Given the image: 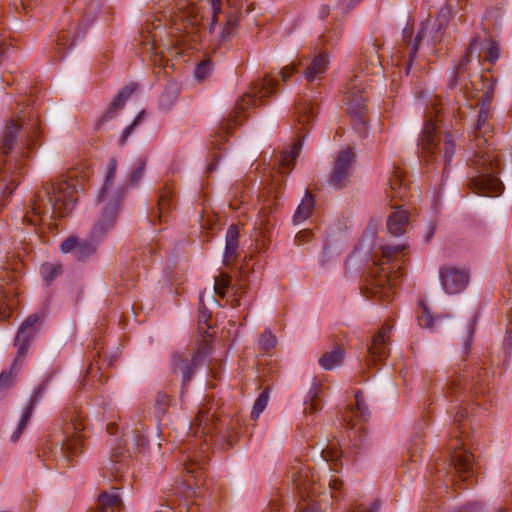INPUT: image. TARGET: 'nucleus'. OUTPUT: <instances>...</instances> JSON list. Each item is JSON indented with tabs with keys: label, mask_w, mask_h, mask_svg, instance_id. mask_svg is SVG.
I'll use <instances>...</instances> for the list:
<instances>
[{
	"label": "nucleus",
	"mask_w": 512,
	"mask_h": 512,
	"mask_svg": "<svg viewBox=\"0 0 512 512\" xmlns=\"http://www.w3.org/2000/svg\"><path fill=\"white\" fill-rule=\"evenodd\" d=\"M490 100L491 95L485 91L478 103L481 108L470 147L473 150L472 167L476 173L471 180V185L476 194L495 197L502 193L503 184L497 177L501 171L500 155L491 147L490 142L493 138V131L489 124Z\"/></svg>",
	"instance_id": "obj_1"
},
{
	"label": "nucleus",
	"mask_w": 512,
	"mask_h": 512,
	"mask_svg": "<svg viewBox=\"0 0 512 512\" xmlns=\"http://www.w3.org/2000/svg\"><path fill=\"white\" fill-rule=\"evenodd\" d=\"M116 170L117 161L110 159L103 186L98 194L99 203L102 205V212L99 220L91 230L93 241L80 240L74 236L66 238V254L69 255L70 261L85 262L92 257L97 250V242L114 225L120 199L119 189H114L112 185Z\"/></svg>",
	"instance_id": "obj_2"
},
{
	"label": "nucleus",
	"mask_w": 512,
	"mask_h": 512,
	"mask_svg": "<svg viewBox=\"0 0 512 512\" xmlns=\"http://www.w3.org/2000/svg\"><path fill=\"white\" fill-rule=\"evenodd\" d=\"M213 414L206 406H201L195 417L191 429L195 430V435L190 436L188 440L181 443L180 463L186 474L190 475L198 484L204 478L203 465L208 460L209 445L207 436L213 430Z\"/></svg>",
	"instance_id": "obj_3"
},
{
	"label": "nucleus",
	"mask_w": 512,
	"mask_h": 512,
	"mask_svg": "<svg viewBox=\"0 0 512 512\" xmlns=\"http://www.w3.org/2000/svg\"><path fill=\"white\" fill-rule=\"evenodd\" d=\"M408 248L407 244L385 245L381 247V263L374 267L367 280L363 293L367 298L389 303L394 294L397 282L402 276L400 254Z\"/></svg>",
	"instance_id": "obj_4"
},
{
	"label": "nucleus",
	"mask_w": 512,
	"mask_h": 512,
	"mask_svg": "<svg viewBox=\"0 0 512 512\" xmlns=\"http://www.w3.org/2000/svg\"><path fill=\"white\" fill-rule=\"evenodd\" d=\"M290 473L295 486L299 490L307 492V495L312 498H322L317 504L312 503L302 507L299 512H322L319 507L321 502H325L326 506L332 504V501H327V491H329L331 500L337 501L344 496V483L335 474L330 473L320 478L312 469L301 463L293 466Z\"/></svg>",
	"instance_id": "obj_5"
},
{
	"label": "nucleus",
	"mask_w": 512,
	"mask_h": 512,
	"mask_svg": "<svg viewBox=\"0 0 512 512\" xmlns=\"http://www.w3.org/2000/svg\"><path fill=\"white\" fill-rule=\"evenodd\" d=\"M64 215V194L60 184L50 183L31 199V210L22 218L23 223L36 226L44 222L46 217L49 221L47 226L50 232H59V225Z\"/></svg>",
	"instance_id": "obj_6"
},
{
	"label": "nucleus",
	"mask_w": 512,
	"mask_h": 512,
	"mask_svg": "<svg viewBox=\"0 0 512 512\" xmlns=\"http://www.w3.org/2000/svg\"><path fill=\"white\" fill-rule=\"evenodd\" d=\"M450 18V10L447 7H443L437 14L436 19L431 22L427 20L422 23L416 37L413 39V27L410 25H406L403 29L402 38L404 43L407 44L409 52H408V60L405 63L406 73H409V70L412 67V63L414 58L416 57L417 51L420 47L421 43L433 48L437 44L441 43L445 36V30L449 23Z\"/></svg>",
	"instance_id": "obj_7"
},
{
	"label": "nucleus",
	"mask_w": 512,
	"mask_h": 512,
	"mask_svg": "<svg viewBox=\"0 0 512 512\" xmlns=\"http://www.w3.org/2000/svg\"><path fill=\"white\" fill-rule=\"evenodd\" d=\"M365 77L366 75H353L349 78L344 91V102L348 113L352 118L354 129L361 137L367 134L368 92Z\"/></svg>",
	"instance_id": "obj_8"
},
{
	"label": "nucleus",
	"mask_w": 512,
	"mask_h": 512,
	"mask_svg": "<svg viewBox=\"0 0 512 512\" xmlns=\"http://www.w3.org/2000/svg\"><path fill=\"white\" fill-rule=\"evenodd\" d=\"M170 28L175 33L194 37L203 21L199 0H178L170 12ZM182 35H179V38Z\"/></svg>",
	"instance_id": "obj_9"
},
{
	"label": "nucleus",
	"mask_w": 512,
	"mask_h": 512,
	"mask_svg": "<svg viewBox=\"0 0 512 512\" xmlns=\"http://www.w3.org/2000/svg\"><path fill=\"white\" fill-rule=\"evenodd\" d=\"M210 6L212 10L210 32H214L216 24H221L223 27L219 32L220 43L231 40L238 27L242 5L236 0H226V4L222 0H210Z\"/></svg>",
	"instance_id": "obj_10"
},
{
	"label": "nucleus",
	"mask_w": 512,
	"mask_h": 512,
	"mask_svg": "<svg viewBox=\"0 0 512 512\" xmlns=\"http://www.w3.org/2000/svg\"><path fill=\"white\" fill-rule=\"evenodd\" d=\"M432 110L433 111L430 112V115H432V113H435V116L439 114L437 104H432ZM440 141H442L443 144V159L445 165H447L451 161L455 152L454 140L452 135L448 133L444 135L443 139L438 138L436 135V126L432 120V116H430V119L425 123L422 137L419 143L422 156L426 161H429V159L435 154Z\"/></svg>",
	"instance_id": "obj_11"
},
{
	"label": "nucleus",
	"mask_w": 512,
	"mask_h": 512,
	"mask_svg": "<svg viewBox=\"0 0 512 512\" xmlns=\"http://www.w3.org/2000/svg\"><path fill=\"white\" fill-rule=\"evenodd\" d=\"M208 354L206 346L198 349L193 354L188 352H177L172 355L170 365L174 374H181L183 385L187 384L192 377L194 368L204 359Z\"/></svg>",
	"instance_id": "obj_12"
},
{
	"label": "nucleus",
	"mask_w": 512,
	"mask_h": 512,
	"mask_svg": "<svg viewBox=\"0 0 512 512\" xmlns=\"http://www.w3.org/2000/svg\"><path fill=\"white\" fill-rule=\"evenodd\" d=\"M41 318L38 314L29 315L19 327L15 337V347L17 348L14 364H18L27 354L30 342L35 338L40 330Z\"/></svg>",
	"instance_id": "obj_13"
},
{
	"label": "nucleus",
	"mask_w": 512,
	"mask_h": 512,
	"mask_svg": "<svg viewBox=\"0 0 512 512\" xmlns=\"http://www.w3.org/2000/svg\"><path fill=\"white\" fill-rule=\"evenodd\" d=\"M278 81L273 78H264L259 80L250 92L243 94L237 101L235 106V114L244 112L246 109L255 105L258 100L274 93Z\"/></svg>",
	"instance_id": "obj_14"
},
{
	"label": "nucleus",
	"mask_w": 512,
	"mask_h": 512,
	"mask_svg": "<svg viewBox=\"0 0 512 512\" xmlns=\"http://www.w3.org/2000/svg\"><path fill=\"white\" fill-rule=\"evenodd\" d=\"M353 161L354 154L350 149H344L338 153L329 179L331 186L343 188L347 185L352 172Z\"/></svg>",
	"instance_id": "obj_15"
},
{
	"label": "nucleus",
	"mask_w": 512,
	"mask_h": 512,
	"mask_svg": "<svg viewBox=\"0 0 512 512\" xmlns=\"http://www.w3.org/2000/svg\"><path fill=\"white\" fill-rule=\"evenodd\" d=\"M83 424L77 419H72L71 426H66V465L75 466L77 461L75 457H79L84 450L83 443Z\"/></svg>",
	"instance_id": "obj_16"
},
{
	"label": "nucleus",
	"mask_w": 512,
	"mask_h": 512,
	"mask_svg": "<svg viewBox=\"0 0 512 512\" xmlns=\"http://www.w3.org/2000/svg\"><path fill=\"white\" fill-rule=\"evenodd\" d=\"M89 173L86 171H78L71 169L66 171V215L68 210H72L76 205L79 196L85 190Z\"/></svg>",
	"instance_id": "obj_17"
},
{
	"label": "nucleus",
	"mask_w": 512,
	"mask_h": 512,
	"mask_svg": "<svg viewBox=\"0 0 512 512\" xmlns=\"http://www.w3.org/2000/svg\"><path fill=\"white\" fill-rule=\"evenodd\" d=\"M439 275L443 289L450 295L462 292L469 283L468 272L452 266L442 267Z\"/></svg>",
	"instance_id": "obj_18"
},
{
	"label": "nucleus",
	"mask_w": 512,
	"mask_h": 512,
	"mask_svg": "<svg viewBox=\"0 0 512 512\" xmlns=\"http://www.w3.org/2000/svg\"><path fill=\"white\" fill-rule=\"evenodd\" d=\"M294 114L296 129L299 132L308 131L317 115V107L309 95H302L296 100Z\"/></svg>",
	"instance_id": "obj_19"
},
{
	"label": "nucleus",
	"mask_w": 512,
	"mask_h": 512,
	"mask_svg": "<svg viewBox=\"0 0 512 512\" xmlns=\"http://www.w3.org/2000/svg\"><path fill=\"white\" fill-rule=\"evenodd\" d=\"M138 85L135 83H130L124 86L116 95L114 100L109 105L107 111L95 122V130L98 131L102 128V126L114 119L119 110H121L126 101L131 97V95L137 90Z\"/></svg>",
	"instance_id": "obj_20"
},
{
	"label": "nucleus",
	"mask_w": 512,
	"mask_h": 512,
	"mask_svg": "<svg viewBox=\"0 0 512 512\" xmlns=\"http://www.w3.org/2000/svg\"><path fill=\"white\" fill-rule=\"evenodd\" d=\"M298 65L304 68L303 74L308 83H313L321 80L325 74L329 65L328 55L320 53L311 60L301 59Z\"/></svg>",
	"instance_id": "obj_21"
},
{
	"label": "nucleus",
	"mask_w": 512,
	"mask_h": 512,
	"mask_svg": "<svg viewBox=\"0 0 512 512\" xmlns=\"http://www.w3.org/2000/svg\"><path fill=\"white\" fill-rule=\"evenodd\" d=\"M455 442V446L450 448V460L459 476L467 479L472 473L474 457L464 447L460 446L461 443L458 440H455Z\"/></svg>",
	"instance_id": "obj_22"
},
{
	"label": "nucleus",
	"mask_w": 512,
	"mask_h": 512,
	"mask_svg": "<svg viewBox=\"0 0 512 512\" xmlns=\"http://www.w3.org/2000/svg\"><path fill=\"white\" fill-rule=\"evenodd\" d=\"M391 327L383 326L379 332L373 337L371 345L368 347L369 359L368 364L377 363L386 359L389 355L387 341Z\"/></svg>",
	"instance_id": "obj_23"
},
{
	"label": "nucleus",
	"mask_w": 512,
	"mask_h": 512,
	"mask_svg": "<svg viewBox=\"0 0 512 512\" xmlns=\"http://www.w3.org/2000/svg\"><path fill=\"white\" fill-rule=\"evenodd\" d=\"M478 45H482V42H480L478 39H473L469 43V46L466 49L465 55H463V57L459 61L456 71L454 72V78L449 84L450 88L459 86L460 91L464 94L465 97L469 96L468 80H467L466 75L464 74L465 67L470 62V55L472 54L473 50L476 49V47Z\"/></svg>",
	"instance_id": "obj_24"
},
{
	"label": "nucleus",
	"mask_w": 512,
	"mask_h": 512,
	"mask_svg": "<svg viewBox=\"0 0 512 512\" xmlns=\"http://www.w3.org/2000/svg\"><path fill=\"white\" fill-rule=\"evenodd\" d=\"M409 191V181L405 172L400 168H395L388 179V188L385 190L386 196L391 199L404 200Z\"/></svg>",
	"instance_id": "obj_25"
},
{
	"label": "nucleus",
	"mask_w": 512,
	"mask_h": 512,
	"mask_svg": "<svg viewBox=\"0 0 512 512\" xmlns=\"http://www.w3.org/2000/svg\"><path fill=\"white\" fill-rule=\"evenodd\" d=\"M321 393H322V386L319 383H313L311 386L308 395L307 400L304 403V418L306 425L309 426L313 422L312 416L321 411L322 409V403H321Z\"/></svg>",
	"instance_id": "obj_26"
},
{
	"label": "nucleus",
	"mask_w": 512,
	"mask_h": 512,
	"mask_svg": "<svg viewBox=\"0 0 512 512\" xmlns=\"http://www.w3.org/2000/svg\"><path fill=\"white\" fill-rule=\"evenodd\" d=\"M409 214L401 208L395 210L387 219V229L392 236H400L409 228Z\"/></svg>",
	"instance_id": "obj_27"
},
{
	"label": "nucleus",
	"mask_w": 512,
	"mask_h": 512,
	"mask_svg": "<svg viewBox=\"0 0 512 512\" xmlns=\"http://www.w3.org/2000/svg\"><path fill=\"white\" fill-rule=\"evenodd\" d=\"M41 394H42V391L40 389L35 390L33 392L31 398L29 399L27 406L25 407L23 413L21 414V417H20V420H19L16 430L11 435V438H10L11 442L16 443L19 440L21 434L23 433V431L25 430L27 424L29 423V421L31 419L34 407L37 404V402L40 400Z\"/></svg>",
	"instance_id": "obj_28"
},
{
	"label": "nucleus",
	"mask_w": 512,
	"mask_h": 512,
	"mask_svg": "<svg viewBox=\"0 0 512 512\" xmlns=\"http://www.w3.org/2000/svg\"><path fill=\"white\" fill-rule=\"evenodd\" d=\"M121 499L116 492V488L111 491H104L98 496L97 505L91 512H120Z\"/></svg>",
	"instance_id": "obj_29"
},
{
	"label": "nucleus",
	"mask_w": 512,
	"mask_h": 512,
	"mask_svg": "<svg viewBox=\"0 0 512 512\" xmlns=\"http://www.w3.org/2000/svg\"><path fill=\"white\" fill-rule=\"evenodd\" d=\"M20 125L14 120H11L4 128L0 138V152L1 155H8L11 152L18 140V133Z\"/></svg>",
	"instance_id": "obj_30"
},
{
	"label": "nucleus",
	"mask_w": 512,
	"mask_h": 512,
	"mask_svg": "<svg viewBox=\"0 0 512 512\" xmlns=\"http://www.w3.org/2000/svg\"><path fill=\"white\" fill-rule=\"evenodd\" d=\"M239 230L236 226H230L226 233V248L224 253V263L229 265L237 256L239 247Z\"/></svg>",
	"instance_id": "obj_31"
},
{
	"label": "nucleus",
	"mask_w": 512,
	"mask_h": 512,
	"mask_svg": "<svg viewBox=\"0 0 512 512\" xmlns=\"http://www.w3.org/2000/svg\"><path fill=\"white\" fill-rule=\"evenodd\" d=\"M39 272L43 283L49 286L56 278L62 275L63 267L60 262H44L40 266Z\"/></svg>",
	"instance_id": "obj_32"
},
{
	"label": "nucleus",
	"mask_w": 512,
	"mask_h": 512,
	"mask_svg": "<svg viewBox=\"0 0 512 512\" xmlns=\"http://www.w3.org/2000/svg\"><path fill=\"white\" fill-rule=\"evenodd\" d=\"M18 364L12 363L9 369L0 373V399L6 396L9 390L14 386L18 374Z\"/></svg>",
	"instance_id": "obj_33"
},
{
	"label": "nucleus",
	"mask_w": 512,
	"mask_h": 512,
	"mask_svg": "<svg viewBox=\"0 0 512 512\" xmlns=\"http://www.w3.org/2000/svg\"><path fill=\"white\" fill-rule=\"evenodd\" d=\"M344 358V349L340 346L332 351L326 352L319 359V364L325 370H331L341 365Z\"/></svg>",
	"instance_id": "obj_34"
},
{
	"label": "nucleus",
	"mask_w": 512,
	"mask_h": 512,
	"mask_svg": "<svg viewBox=\"0 0 512 512\" xmlns=\"http://www.w3.org/2000/svg\"><path fill=\"white\" fill-rule=\"evenodd\" d=\"M314 198L312 194L307 190L304 198L302 199L301 203L299 204L293 220L295 223H300L308 219L314 209Z\"/></svg>",
	"instance_id": "obj_35"
},
{
	"label": "nucleus",
	"mask_w": 512,
	"mask_h": 512,
	"mask_svg": "<svg viewBox=\"0 0 512 512\" xmlns=\"http://www.w3.org/2000/svg\"><path fill=\"white\" fill-rule=\"evenodd\" d=\"M0 182H3L4 185L2 187L3 196H9L13 193L18 185V181L14 178L13 173L5 167V165L0 164Z\"/></svg>",
	"instance_id": "obj_36"
},
{
	"label": "nucleus",
	"mask_w": 512,
	"mask_h": 512,
	"mask_svg": "<svg viewBox=\"0 0 512 512\" xmlns=\"http://www.w3.org/2000/svg\"><path fill=\"white\" fill-rule=\"evenodd\" d=\"M369 442L366 435L361 434L360 431L355 430L350 435V451L355 455L360 454L363 451L368 450Z\"/></svg>",
	"instance_id": "obj_37"
},
{
	"label": "nucleus",
	"mask_w": 512,
	"mask_h": 512,
	"mask_svg": "<svg viewBox=\"0 0 512 512\" xmlns=\"http://www.w3.org/2000/svg\"><path fill=\"white\" fill-rule=\"evenodd\" d=\"M302 147V140L299 139L297 142L293 144L292 149L289 152H284L281 158V165L287 168V172H289L293 168V162L296 157L299 155V152Z\"/></svg>",
	"instance_id": "obj_38"
},
{
	"label": "nucleus",
	"mask_w": 512,
	"mask_h": 512,
	"mask_svg": "<svg viewBox=\"0 0 512 512\" xmlns=\"http://www.w3.org/2000/svg\"><path fill=\"white\" fill-rule=\"evenodd\" d=\"M420 307L421 311L417 317L419 326L426 329H433L437 319L432 315L429 308L423 302L420 303Z\"/></svg>",
	"instance_id": "obj_39"
},
{
	"label": "nucleus",
	"mask_w": 512,
	"mask_h": 512,
	"mask_svg": "<svg viewBox=\"0 0 512 512\" xmlns=\"http://www.w3.org/2000/svg\"><path fill=\"white\" fill-rule=\"evenodd\" d=\"M269 401V389H265L256 399L252 412L251 417L252 419L256 420L260 416V414L265 410L267 407Z\"/></svg>",
	"instance_id": "obj_40"
},
{
	"label": "nucleus",
	"mask_w": 512,
	"mask_h": 512,
	"mask_svg": "<svg viewBox=\"0 0 512 512\" xmlns=\"http://www.w3.org/2000/svg\"><path fill=\"white\" fill-rule=\"evenodd\" d=\"M172 191L169 189H164L158 199V217L161 220L164 213L168 211L172 204Z\"/></svg>",
	"instance_id": "obj_41"
},
{
	"label": "nucleus",
	"mask_w": 512,
	"mask_h": 512,
	"mask_svg": "<svg viewBox=\"0 0 512 512\" xmlns=\"http://www.w3.org/2000/svg\"><path fill=\"white\" fill-rule=\"evenodd\" d=\"M423 443H424V441H423V437L421 434H416L411 439L409 447H408V453H409L410 460L412 462H416L417 458L420 457Z\"/></svg>",
	"instance_id": "obj_42"
},
{
	"label": "nucleus",
	"mask_w": 512,
	"mask_h": 512,
	"mask_svg": "<svg viewBox=\"0 0 512 512\" xmlns=\"http://www.w3.org/2000/svg\"><path fill=\"white\" fill-rule=\"evenodd\" d=\"M231 285V277L228 274L221 273L216 279L214 283V291L220 297L226 296V289H228Z\"/></svg>",
	"instance_id": "obj_43"
},
{
	"label": "nucleus",
	"mask_w": 512,
	"mask_h": 512,
	"mask_svg": "<svg viewBox=\"0 0 512 512\" xmlns=\"http://www.w3.org/2000/svg\"><path fill=\"white\" fill-rule=\"evenodd\" d=\"M355 399H356L355 407L352 408L350 412H351V414H353V416H355L357 418L365 419L368 414V410H367V406L365 404L363 395L360 391H358L355 394Z\"/></svg>",
	"instance_id": "obj_44"
},
{
	"label": "nucleus",
	"mask_w": 512,
	"mask_h": 512,
	"mask_svg": "<svg viewBox=\"0 0 512 512\" xmlns=\"http://www.w3.org/2000/svg\"><path fill=\"white\" fill-rule=\"evenodd\" d=\"M485 61L495 63L500 56V49L496 42L486 41L484 45Z\"/></svg>",
	"instance_id": "obj_45"
},
{
	"label": "nucleus",
	"mask_w": 512,
	"mask_h": 512,
	"mask_svg": "<svg viewBox=\"0 0 512 512\" xmlns=\"http://www.w3.org/2000/svg\"><path fill=\"white\" fill-rule=\"evenodd\" d=\"M212 71V62L210 59L205 58L202 60L195 69V77L198 80H204Z\"/></svg>",
	"instance_id": "obj_46"
},
{
	"label": "nucleus",
	"mask_w": 512,
	"mask_h": 512,
	"mask_svg": "<svg viewBox=\"0 0 512 512\" xmlns=\"http://www.w3.org/2000/svg\"><path fill=\"white\" fill-rule=\"evenodd\" d=\"M113 363V359L112 358H104L102 360L101 363H99V361L97 363H91L89 368H88V373L90 375H93L94 372L100 374V381H102V377H103V371L106 370L107 368H109Z\"/></svg>",
	"instance_id": "obj_47"
},
{
	"label": "nucleus",
	"mask_w": 512,
	"mask_h": 512,
	"mask_svg": "<svg viewBox=\"0 0 512 512\" xmlns=\"http://www.w3.org/2000/svg\"><path fill=\"white\" fill-rule=\"evenodd\" d=\"M276 344V337L270 332L265 331L259 339V347L265 352L270 351Z\"/></svg>",
	"instance_id": "obj_48"
},
{
	"label": "nucleus",
	"mask_w": 512,
	"mask_h": 512,
	"mask_svg": "<svg viewBox=\"0 0 512 512\" xmlns=\"http://www.w3.org/2000/svg\"><path fill=\"white\" fill-rule=\"evenodd\" d=\"M143 114H144V111H142V112H141V113H140V114H139V115H138V116L133 120V122H132L129 126H127V127L124 129V131H123V133H122V135H121V137H120V139H119V144H120L121 146L125 144V142H126V141H127V139L129 138V136L133 133L134 129L139 125L140 120H141V117H142V115H143Z\"/></svg>",
	"instance_id": "obj_49"
},
{
	"label": "nucleus",
	"mask_w": 512,
	"mask_h": 512,
	"mask_svg": "<svg viewBox=\"0 0 512 512\" xmlns=\"http://www.w3.org/2000/svg\"><path fill=\"white\" fill-rule=\"evenodd\" d=\"M312 237H313V234L310 230L305 229V230L299 231L296 234L295 243L298 246H302L305 243H308L312 239Z\"/></svg>",
	"instance_id": "obj_50"
},
{
	"label": "nucleus",
	"mask_w": 512,
	"mask_h": 512,
	"mask_svg": "<svg viewBox=\"0 0 512 512\" xmlns=\"http://www.w3.org/2000/svg\"><path fill=\"white\" fill-rule=\"evenodd\" d=\"M298 67H300L298 64L291 63L290 65L282 68L280 74L283 82L286 83L293 73L298 71Z\"/></svg>",
	"instance_id": "obj_51"
},
{
	"label": "nucleus",
	"mask_w": 512,
	"mask_h": 512,
	"mask_svg": "<svg viewBox=\"0 0 512 512\" xmlns=\"http://www.w3.org/2000/svg\"><path fill=\"white\" fill-rule=\"evenodd\" d=\"M144 169H145V163L142 162L131 176V182L133 184H137L141 180V178L144 174Z\"/></svg>",
	"instance_id": "obj_52"
},
{
	"label": "nucleus",
	"mask_w": 512,
	"mask_h": 512,
	"mask_svg": "<svg viewBox=\"0 0 512 512\" xmlns=\"http://www.w3.org/2000/svg\"><path fill=\"white\" fill-rule=\"evenodd\" d=\"M202 301H203V298H202V296H200L201 306L199 308V321L207 324V321L210 318V313L208 312L206 307L204 305H202Z\"/></svg>",
	"instance_id": "obj_53"
},
{
	"label": "nucleus",
	"mask_w": 512,
	"mask_h": 512,
	"mask_svg": "<svg viewBox=\"0 0 512 512\" xmlns=\"http://www.w3.org/2000/svg\"><path fill=\"white\" fill-rule=\"evenodd\" d=\"M322 455H323V457L326 460H328L330 458V460L334 462V468L333 469L336 470L337 467H338V463L336 461L337 458H338V455L337 454H333V452L328 450V449H323L322 450Z\"/></svg>",
	"instance_id": "obj_54"
},
{
	"label": "nucleus",
	"mask_w": 512,
	"mask_h": 512,
	"mask_svg": "<svg viewBox=\"0 0 512 512\" xmlns=\"http://www.w3.org/2000/svg\"><path fill=\"white\" fill-rule=\"evenodd\" d=\"M168 403V396L165 394H158L156 398V404L159 406V409L164 412L165 407Z\"/></svg>",
	"instance_id": "obj_55"
},
{
	"label": "nucleus",
	"mask_w": 512,
	"mask_h": 512,
	"mask_svg": "<svg viewBox=\"0 0 512 512\" xmlns=\"http://www.w3.org/2000/svg\"><path fill=\"white\" fill-rule=\"evenodd\" d=\"M378 508H379L378 503L375 502V503H373L372 507L369 510L366 509L365 507L359 505V506L353 507L350 512H376L378 510Z\"/></svg>",
	"instance_id": "obj_56"
},
{
	"label": "nucleus",
	"mask_w": 512,
	"mask_h": 512,
	"mask_svg": "<svg viewBox=\"0 0 512 512\" xmlns=\"http://www.w3.org/2000/svg\"><path fill=\"white\" fill-rule=\"evenodd\" d=\"M435 230H436V225L434 223H430L428 225L427 231H426V233L424 235V241L425 242H429L434 237Z\"/></svg>",
	"instance_id": "obj_57"
},
{
	"label": "nucleus",
	"mask_w": 512,
	"mask_h": 512,
	"mask_svg": "<svg viewBox=\"0 0 512 512\" xmlns=\"http://www.w3.org/2000/svg\"><path fill=\"white\" fill-rule=\"evenodd\" d=\"M36 2L37 0H19L21 8L24 12L31 10Z\"/></svg>",
	"instance_id": "obj_58"
},
{
	"label": "nucleus",
	"mask_w": 512,
	"mask_h": 512,
	"mask_svg": "<svg viewBox=\"0 0 512 512\" xmlns=\"http://www.w3.org/2000/svg\"><path fill=\"white\" fill-rule=\"evenodd\" d=\"M232 308H236L241 305L240 296L238 294V289H236L231 296V299L228 300Z\"/></svg>",
	"instance_id": "obj_59"
},
{
	"label": "nucleus",
	"mask_w": 512,
	"mask_h": 512,
	"mask_svg": "<svg viewBox=\"0 0 512 512\" xmlns=\"http://www.w3.org/2000/svg\"><path fill=\"white\" fill-rule=\"evenodd\" d=\"M465 417L464 411H458L455 416V422H461V420Z\"/></svg>",
	"instance_id": "obj_60"
},
{
	"label": "nucleus",
	"mask_w": 512,
	"mask_h": 512,
	"mask_svg": "<svg viewBox=\"0 0 512 512\" xmlns=\"http://www.w3.org/2000/svg\"><path fill=\"white\" fill-rule=\"evenodd\" d=\"M458 387H460V384H458V383H456V382H454V381H453V382H451V385H450V390H451V392H453V391H455V392H456V390H457V388H458Z\"/></svg>",
	"instance_id": "obj_61"
},
{
	"label": "nucleus",
	"mask_w": 512,
	"mask_h": 512,
	"mask_svg": "<svg viewBox=\"0 0 512 512\" xmlns=\"http://www.w3.org/2000/svg\"><path fill=\"white\" fill-rule=\"evenodd\" d=\"M107 431H108V433H110V434L114 433V431H115V425H114V424H109V425L107 426Z\"/></svg>",
	"instance_id": "obj_62"
},
{
	"label": "nucleus",
	"mask_w": 512,
	"mask_h": 512,
	"mask_svg": "<svg viewBox=\"0 0 512 512\" xmlns=\"http://www.w3.org/2000/svg\"><path fill=\"white\" fill-rule=\"evenodd\" d=\"M143 443H144V438H143L142 436H138V438H137V444H138V445H143Z\"/></svg>",
	"instance_id": "obj_63"
},
{
	"label": "nucleus",
	"mask_w": 512,
	"mask_h": 512,
	"mask_svg": "<svg viewBox=\"0 0 512 512\" xmlns=\"http://www.w3.org/2000/svg\"><path fill=\"white\" fill-rule=\"evenodd\" d=\"M59 250L61 252H64V240H62L60 243H59Z\"/></svg>",
	"instance_id": "obj_64"
}]
</instances>
